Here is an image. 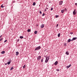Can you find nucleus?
<instances>
[{"label":"nucleus","instance_id":"1","mask_svg":"<svg viewBox=\"0 0 77 77\" xmlns=\"http://www.w3.org/2000/svg\"><path fill=\"white\" fill-rule=\"evenodd\" d=\"M49 59V57H47L46 58V60H45V62L47 63V62L48 61V60Z\"/></svg>","mask_w":77,"mask_h":77},{"label":"nucleus","instance_id":"2","mask_svg":"<svg viewBox=\"0 0 77 77\" xmlns=\"http://www.w3.org/2000/svg\"><path fill=\"white\" fill-rule=\"evenodd\" d=\"M40 48H41V46H39L37 48H36L35 49V51H36V50H39L40 49Z\"/></svg>","mask_w":77,"mask_h":77},{"label":"nucleus","instance_id":"3","mask_svg":"<svg viewBox=\"0 0 77 77\" xmlns=\"http://www.w3.org/2000/svg\"><path fill=\"white\" fill-rule=\"evenodd\" d=\"M76 10L75 9L74 11L73 14L74 15H75L77 13V11H76Z\"/></svg>","mask_w":77,"mask_h":77},{"label":"nucleus","instance_id":"4","mask_svg":"<svg viewBox=\"0 0 77 77\" xmlns=\"http://www.w3.org/2000/svg\"><path fill=\"white\" fill-rule=\"evenodd\" d=\"M41 56H38L37 57V60H41Z\"/></svg>","mask_w":77,"mask_h":77},{"label":"nucleus","instance_id":"5","mask_svg":"<svg viewBox=\"0 0 77 77\" xmlns=\"http://www.w3.org/2000/svg\"><path fill=\"white\" fill-rule=\"evenodd\" d=\"M62 3H63V1H61L59 2V5H62Z\"/></svg>","mask_w":77,"mask_h":77},{"label":"nucleus","instance_id":"6","mask_svg":"<svg viewBox=\"0 0 77 77\" xmlns=\"http://www.w3.org/2000/svg\"><path fill=\"white\" fill-rule=\"evenodd\" d=\"M77 38L76 37H75L74 38H72V41H74V40H76V39H77Z\"/></svg>","mask_w":77,"mask_h":77},{"label":"nucleus","instance_id":"7","mask_svg":"<svg viewBox=\"0 0 77 77\" xmlns=\"http://www.w3.org/2000/svg\"><path fill=\"white\" fill-rule=\"evenodd\" d=\"M72 40L69 39L68 40V42H71V41H72Z\"/></svg>","mask_w":77,"mask_h":77},{"label":"nucleus","instance_id":"8","mask_svg":"<svg viewBox=\"0 0 77 77\" xmlns=\"http://www.w3.org/2000/svg\"><path fill=\"white\" fill-rule=\"evenodd\" d=\"M66 54H67V55H69V52L68 51H67L66 52Z\"/></svg>","mask_w":77,"mask_h":77},{"label":"nucleus","instance_id":"9","mask_svg":"<svg viewBox=\"0 0 77 77\" xmlns=\"http://www.w3.org/2000/svg\"><path fill=\"white\" fill-rule=\"evenodd\" d=\"M18 54H19V53L18 52H16V56H18Z\"/></svg>","mask_w":77,"mask_h":77},{"label":"nucleus","instance_id":"10","mask_svg":"<svg viewBox=\"0 0 77 77\" xmlns=\"http://www.w3.org/2000/svg\"><path fill=\"white\" fill-rule=\"evenodd\" d=\"M44 27V24H42L41 26V28H43Z\"/></svg>","mask_w":77,"mask_h":77},{"label":"nucleus","instance_id":"11","mask_svg":"<svg viewBox=\"0 0 77 77\" xmlns=\"http://www.w3.org/2000/svg\"><path fill=\"white\" fill-rule=\"evenodd\" d=\"M58 63V62H57V61H56L55 63H54V65H57V63Z\"/></svg>","mask_w":77,"mask_h":77},{"label":"nucleus","instance_id":"12","mask_svg":"<svg viewBox=\"0 0 77 77\" xmlns=\"http://www.w3.org/2000/svg\"><path fill=\"white\" fill-rule=\"evenodd\" d=\"M71 66V65L70 64L69 65L67 66V68H69V67H70V66Z\"/></svg>","mask_w":77,"mask_h":77},{"label":"nucleus","instance_id":"13","mask_svg":"<svg viewBox=\"0 0 77 77\" xmlns=\"http://www.w3.org/2000/svg\"><path fill=\"white\" fill-rule=\"evenodd\" d=\"M38 33V31H36L34 32L35 34H37Z\"/></svg>","mask_w":77,"mask_h":77},{"label":"nucleus","instance_id":"14","mask_svg":"<svg viewBox=\"0 0 77 77\" xmlns=\"http://www.w3.org/2000/svg\"><path fill=\"white\" fill-rule=\"evenodd\" d=\"M64 10H61V13H63V12H64Z\"/></svg>","mask_w":77,"mask_h":77},{"label":"nucleus","instance_id":"15","mask_svg":"<svg viewBox=\"0 0 77 77\" xmlns=\"http://www.w3.org/2000/svg\"><path fill=\"white\" fill-rule=\"evenodd\" d=\"M5 51H2V54H5Z\"/></svg>","mask_w":77,"mask_h":77},{"label":"nucleus","instance_id":"16","mask_svg":"<svg viewBox=\"0 0 77 77\" xmlns=\"http://www.w3.org/2000/svg\"><path fill=\"white\" fill-rule=\"evenodd\" d=\"M60 33H59V34H58V37H60Z\"/></svg>","mask_w":77,"mask_h":77},{"label":"nucleus","instance_id":"17","mask_svg":"<svg viewBox=\"0 0 77 77\" xmlns=\"http://www.w3.org/2000/svg\"><path fill=\"white\" fill-rule=\"evenodd\" d=\"M20 39H23V36H20Z\"/></svg>","mask_w":77,"mask_h":77},{"label":"nucleus","instance_id":"18","mask_svg":"<svg viewBox=\"0 0 77 77\" xmlns=\"http://www.w3.org/2000/svg\"><path fill=\"white\" fill-rule=\"evenodd\" d=\"M36 5V3L35 2H34L33 4V6H35V5Z\"/></svg>","mask_w":77,"mask_h":77},{"label":"nucleus","instance_id":"19","mask_svg":"<svg viewBox=\"0 0 77 77\" xmlns=\"http://www.w3.org/2000/svg\"><path fill=\"white\" fill-rule=\"evenodd\" d=\"M31 30L30 29H28V30H27V32H30Z\"/></svg>","mask_w":77,"mask_h":77},{"label":"nucleus","instance_id":"20","mask_svg":"<svg viewBox=\"0 0 77 77\" xmlns=\"http://www.w3.org/2000/svg\"><path fill=\"white\" fill-rule=\"evenodd\" d=\"M10 63H11V62L10 61H9L7 63V64H8V65H9V64H10Z\"/></svg>","mask_w":77,"mask_h":77},{"label":"nucleus","instance_id":"21","mask_svg":"<svg viewBox=\"0 0 77 77\" xmlns=\"http://www.w3.org/2000/svg\"><path fill=\"white\" fill-rule=\"evenodd\" d=\"M1 7L2 8H4V6H3V5H2L1 6Z\"/></svg>","mask_w":77,"mask_h":77},{"label":"nucleus","instance_id":"22","mask_svg":"<svg viewBox=\"0 0 77 77\" xmlns=\"http://www.w3.org/2000/svg\"><path fill=\"white\" fill-rule=\"evenodd\" d=\"M64 10V11H65L66 12L67 11L66 8H65Z\"/></svg>","mask_w":77,"mask_h":77},{"label":"nucleus","instance_id":"23","mask_svg":"<svg viewBox=\"0 0 77 77\" xmlns=\"http://www.w3.org/2000/svg\"><path fill=\"white\" fill-rule=\"evenodd\" d=\"M14 68L12 67V68H11L10 70H12Z\"/></svg>","mask_w":77,"mask_h":77},{"label":"nucleus","instance_id":"24","mask_svg":"<svg viewBox=\"0 0 77 77\" xmlns=\"http://www.w3.org/2000/svg\"><path fill=\"white\" fill-rule=\"evenodd\" d=\"M26 66V65H25L24 66H23V68H25V67H26L25 66Z\"/></svg>","mask_w":77,"mask_h":77},{"label":"nucleus","instance_id":"25","mask_svg":"<svg viewBox=\"0 0 77 77\" xmlns=\"http://www.w3.org/2000/svg\"><path fill=\"white\" fill-rule=\"evenodd\" d=\"M56 18H58V17H59V16L57 15L56 16Z\"/></svg>","mask_w":77,"mask_h":77},{"label":"nucleus","instance_id":"26","mask_svg":"<svg viewBox=\"0 0 77 77\" xmlns=\"http://www.w3.org/2000/svg\"><path fill=\"white\" fill-rule=\"evenodd\" d=\"M41 62H43V59H42L41 60Z\"/></svg>","mask_w":77,"mask_h":77},{"label":"nucleus","instance_id":"27","mask_svg":"<svg viewBox=\"0 0 77 77\" xmlns=\"http://www.w3.org/2000/svg\"><path fill=\"white\" fill-rule=\"evenodd\" d=\"M45 15V14L44 13H43L42 15V16L43 17V16H44Z\"/></svg>","mask_w":77,"mask_h":77},{"label":"nucleus","instance_id":"28","mask_svg":"<svg viewBox=\"0 0 77 77\" xmlns=\"http://www.w3.org/2000/svg\"><path fill=\"white\" fill-rule=\"evenodd\" d=\"M53 8H51V11H52V10H53Z\"/></svg>","mask_w":77,"mask_h":77},{"label":"nucleus","instance_id":"29","mask_svg":"<svg viewBox=\"0 0 77 77\" xmlns=\"http://www.w3.org/2000/svg\"><path fill=\"white\" fill-rule=\"evenodd\" d=\"M59 26V25L58 24L57 25V26L56 27H58V26Z\"/></svg>","mask_w":77,"mask_h":77},{"label":"nucleus","instance_id":"30","mask_svg":"<svg viewBox=\"0 0 77 77\" xmlns=\"http://www.w3.org/2000/svg\"><path fill=\"white\" fill-rule=\"evenodd\" d=\"M7 42V40H5L4 41V43H5V42Z\"/></svg>","mask_w":77,"mask_h":77},{"label":"nucleus","instance_id":"31","mask_svg":"<svg viewBox=\"0 0 77 77\" xmlns=\"http://www.w3.org/2000/svg\"><path fill=\"white\" fill-rule=\"evenodd\" d=\"M40 13L41 14H42V12H41V11H40Z\"/></svg>","mask_w":77,"mask_h":77},{"label":"nucleus","instance_id":"32","mask_svg":"<svg viewBox=\"0 0 77 77\" xmlns=\"http://www.w3.org/2000/svg\"><path fill=\"white\" fill-rule=\"evenodd\" d=\"M57 71H59V69H57Z\"/></svg>","mask_w":77,"mask_h":77},{"label":"nucleus","instance_id":"33","mask_svg":"<svg viewBox=\"0 0 77 77\" xmlns=\"http://www.w3.org/2000/svg\"><path fill=\"white\" fill-rule=\"evenodd\" d=\"M75 5H76V6H77V3H75Z\"/></svg>","mask_w":77,"mask_h":77},{"label":"nucleus","instance_id":"34","mask_svg":"<svg viewBox=\"0 0 77 77\" xmlns=\"http://www.w3.org/2000/svg\"><path fill=\"white\" fill-rule=\"evenodd\" d=\"M2 40V39L1 38V39H0V41H1Z\"/></svg>","mask_w":77,"mask_h":77},{"label":"nucleus","instance_id":"35","mask_svg":"<svg viewBox=\"0 0 77 77\" xmlns=\"http://www.w3.org/2000/svg\"><path fill=\"white\" fill-rule=\"evenodd\" d=\"M66 43L64 44V45H66Z\"/></svg>","mask_w":77,"mask_h":77},{"label":"nucleus","instance_id":"36","mask_svg":"<svg viewBox=\"0 0 77 77\" xmlns=\"http://www.w3.org/2000/svg\"><path fill=\"white\" fill-rule=\"evenodd\" d=\"M2 35H1L0 36V38H1L2 37Z\"/></svg>","mask_w":77,"mask_h":77},{"label":"nucleus","instance_id":"37","mask_svg":"<svg viewBox=\"0 0 77 77\" xmlns=\"http://www.w3.org/2000/svg\"><path fill=\"white\" fill-rule=\"evenodd\" d=\"M18 41H19V39H18V40H17V42H18Z\"/></svg>","mask_w":77,"mask_h":77},{"label":"nucleus","instance_id":"38","mask_svg":"<svg viewBox=\"0 0 77 77\" xmlns=\"http://www.w3.org/2000/svg\"><path fill=\"white\" fill-rule=\"evenodd\" d=\"M46 9H48V8H47V7H46Z\"/></svg>","mask_w":77,"mask_h":77},{"label":"nucleus","instance_id":"39","mask_svg":"<svg viewBox=\"0 0 77 77\" xmlns=\"http://www.w3.org/2000/svg\"><path fill=\"white\" fill-rule=\"evenodd\" d=\"M45 11H46V9H45Z\"/></svg>","mask_w":77,"mask_h":77},{"label":"nucleus","instance_id":"40","mask_svg":"<svg viewBox=\"0 0 77 77\" xmlns=\"http://www.w3.org/2000/svg\"><path fill=\"white\" fill-rule=\"evenodd\" d=\"M71 34H72V33H71Z\"/></svg>","mask_w":77,"mask_h":77}]
</instances>
